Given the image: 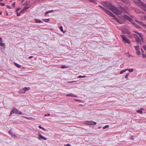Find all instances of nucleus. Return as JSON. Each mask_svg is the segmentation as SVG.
I'll use <instances>...</instances> for the list:
<instances>
[{
	"mask_svg": "<svg viewBox=\"0 0 146 146\" xmlns=\"http://www.w3.org/2000/svg\"><path fill=\"white\" fill-rule=\"evenodd\" d=\"M100 7H101V8L103 9L108 14L110 15L112 17H113V18L117 22H118V23H119L120 24H122V23L117 18L116 16L114 15L111 12L109 11L108 10H104V8L101 6L99 5V6Z\"/></svg>",
	"mask_w": 146,
	"mask_h": 146,
	"instance_id": "obj_1",
	"label": "nucleus"
},
{
	"mask_svg": "<svg viewBox=\"0 0 146 146\" xmlns=\"http://www.w3.org/2000/svg\"><path fill=\"white\" fill-rule=\"evenodd\" d=\"M135 3L141 9H145L146 8V4L140 0H135L134 1Z\"/></svg>",
	"mask_w": 146,
	"mask_h": 146,
	"instance_id": "obj_2",
	"label": "nucleus"
},
{
	"mask_svg": "<svg viewBox=\"0 0 146 146\" xmlns=\"http://www.w3.org/2000/svg\"><path fill=\"white\" fill-rule=\"evenodd\" d=\"M102 5L105 7H108L110 10H111V8L114 7L111 3L108 2L104 1L102 3Z\"/></svg>",
	"mask_w": 146,
	"mask_h": 146,
	"instance_id": "obj_3",
	"label": "nucleus"
},
{
	"mask_svg": "<svg viewBox=\"0 0 146 146\" xmlns=\"http://www.w3.org/2000/svg\"><path fill=\"white\" fill-rule=\"evenodd\" d=\"M120 36L122 38L123 41L124 43H127L129 44H131V42L130 40L125 36L123 35H121Z\"/></svg>",
	"mask_w": 146,
	"mask_h": 146,
	"instance_id": "obj_4",
	"label": "nucleus"
},
{
	"mask_svg": "<svg viewBox=\"0 0 146 146\" xmlns=\"http://www.w3.org/2000/svg\"><path fill=\"white\" fill-rule=\"evenodd\" d=\"M111 9V10L116 15H120L122 13L121 11L119 10L114 6Z\"/></svg>",
	"mask_w": 146,
	"mask_h": 146,
	"instance_id": "obj_5",
	"label": "nucleus"
},
{
	"mask_svg": "<svg viewBox=\"0 0 146 146\" xmlns=\"http://www.w3.org/2000/svg\"><path fill=\"white\" fill-rule=\"evenodd\" d=\"M133 36L135 39L136 41L138 43L140 44L141 42V40L138 36L137 35L135 34H133Z\"/></svg>",
	"mask_w": 146,
	"mask_h": 146,
	"instance_id": "obj_6",
	"label": "nucleus"
},
{
	"mask_svg": "<svg viewBox=\"0 0 146 146\" xmlns=\"http://www.w3.org/2000/svg\"><path fill=\"white\" fill-rule=\"evenodd\" d=\"M31 89L30 87L27 88L25 87L23 88L22 90H20V91L21 92V93L24 94L25 92L26 91L30 90Z\"/></svg>",
	"mask_w": 146,
	"mask_h": 146,
	"instance_id": "obj_7",
	"label": "nucleus"
},
{
	"mask_svg": "<svg viewBox=\"0 0 146 146\" xmlns=\"http://www.w3.org/2000/svg\"><path fill=\"white\" fill-rule=\"evenodd\" d=\"M0 46L3 47L4 49L5 48V45L4 43H3V41L1 37H0Z\"/></svg>",
	"mask_w": 146,
	"mask_h": 146,
	"instance_id": "obj_8",
	"label": "nucleus"
},
{
	"mask_svg": "<svg viewBox=\"0 0 146 146\" xmlns=\"http://www.w3.org/2000/svg\"><path fill=\"white\" fill-rule=\"evenodd\" d=\"M17 110L16 108H13L12 109V111L11 112L10 115H11L12 113H17Z\"/></svg>",
	"mask_w": 146,
	"mask_h": 146,
	"instance_id": "obj_9",
	"label": "nucleus"
},
{
	"mask_svg": "<svg viewBox=\"0 0 146 146\" xmlns=\"http://www.w3.org/2000/svg\"><path fill=\"white\" fill-rule=\"evenodd\" d=\"M38 134L39 135V137L38 138L39 139L41 140V139H42L44 140H46L47 139V138H46L42 136L40 133Z\"/></svg>",
	"mask_w": 146,
	"mask_h": 146,
	"instance_id": "obj_10",
	"label": "nucleus"
},
{
	"mask_svg": "<svg viewBox=\"0 0 146 146\" xmlns=\"http://www.w3.org/2000/svg\"><path fill=\"white\" fill-rule=\"evenodd\" d=\"M123 17L125 19L129 21L130 22H131L132 21V19L127 15H124Z\"/></svg>",
	"mask_w": 146,
	"mask_h": 146,
	"instance_id": "obj_11",
	"label": "nucleus"
},
{
	"mask_svg": "<svg viewBox=\"0 0 146 146\" xmlns=\"http://www.w3.org/2000/svg\"><path fill=\"white\" fill-rule=\"evenodd\" d=\"M29 7H25L21 11V13H23L25 11L29 9Z\"/></svg>",
	"mask_w": 146,
	"mask_h": 146,
	"instance_id": "obj_12",
	"label": "nucleus"
},
{
	"mask_svg": "<svg viewBox=\"0 0 146 146\" xmlns=\"http://www.w3.org/2000/svg\"><path fill=\"white\" fill-rule=\"evenodd\" d=\"M66 96H71L72 97H77V96L76 95H74L73 94H72L71 93L70 94H67L66 95Z\"/></svg>",
	"mask_w": 146,
	"mask_h": 146,
	"instance_id": "obj_13",
	"label": "nucleus"
},
{
	"mask_svg": "<svg viewBox=\"0 0 146 146\" xmlns=\"http://www.w3.org/2000/svg\"><path fill=\"white\" fill-rule=\"evenodd\" d=\"M135 33L138 34V35L141 38L142 40H143V35L141 33H139L137 31H135Z\"/></svg>",
	"mask_w": 146,
	"mask_h": 146,
	"instance_id": "obj_14",
	"label": "nucleus"
},
{
	"mask_svg": "<svg viewBox=\"0 0 146 146\" xmlns=\"http://www.w3.org/2000/svg\"><path fill=\"white\" fill-rule=\"evenodd\" d=\"M53 12V11L52 10H51V11H47L45 13V16H47V15L48 13H50Z\"/></svg>",
	"mask_w": 146,
	"mask_h": 146,
	"instance_id": "obj_15",
	"label": "nucleus"
},
{
	"mask_svg": "<svg viewBox=\"0 0 146 146\" xmlns=\"http://www.w3.org/2000/svg\"><path fill=\"white\" fill-rule=\"evenodd\" d=\"M132 24H133V25L135 27H136V28H138L140 29H141V28L140 27H139L138 25H137V24H136V23H133Z\"/></svg>",
	"mask_w": 146,
	"mask_h": 146,
	"instance_id": "obj_16",
	"label": "nucleus"
},
{
	"mask_svg": "<svg viewBox=\"0 0 146 146\" xmlns=\"http://www.w3.org/2000/svg\"><path fill=\"white\" fill-rule=\"evenodd\" d=\"M143 110V108H141V109H139V110H137V111L140 114H142L143 111H142V110Z\"/></svg>",
	"mask_w": 146,
	"mask_h": 146,
	"instance_id": "obj_17",
	"label": "nucleus"
},
{
	"mask_svg": "<svg viewBox=\"0 0 146 146\" xmlns=\"http://www.w3.org/2000/svg\"><path fill=\"white\" fill-rule=\"evenodd\" d=\"M134 10H135V12L137 14L140 13H141V11L137 9H135Z\"/></svg>",
	"mask_w": 146,
	"mask_h": 146,
	"instance_id": "obj_18",
	"label": "nucleus"
},
{
	"mask_svg": "<svg viewBox=\"0 0 146 146\" xmlns=\"http://www.w3.org/2000/svg\"><path fill=\"white\" fill-rule=\"evenodd\" d=\"M35 23H42V21L38 19H36L35 20Z\"/></svg>",
	"mask_w": 146,
	"mask_h": 146,
	"instance_id": "obj_19",
	"label": "nucleus"
},
{
	"mask_svg": "<svg viewBox=\"0 0 146 146\" xmlns=\"http://www.w3.org/2000/svg\"><path fill=\"white\" fill-rule=\"evenodd\" d=\"M43 21L46 23L50 21L49 19H43Z\"/></svg>",
	"mask_w": 146,
	"mask_h": 146,
	"instance_id": "obj_20",
	"label": "nucleus"
},
{
	"mask_svg": "<svg viewBox=\"0 0 146 146\" xmlns=\"http://www.w3.org/2000/svg\"><path fill=\"white\" fill-rule=\"evenodd\" d=\"M91 121H87L86 122V123L87 124L89 125H93V122H91Z\"/></svg>",
	"mask_w": 146,
	"mask_h": 146,
	"instance_id": "obj_21",
	"label": "nucleus"
},
{
	"mask_svg": "<svg viewBox=\"0 0 146 146\" xmlns=\"http://www.w3.org/2000/svg\"><path fill=\"white\" fill-rule=\"evenodd\" d=\"M125 31L124 32V31L123 30V33H127L128 34H130V32H129V31H128L127 30L125 29Z\"/></svg>",
	"mask_w": 146,
	"mask_h": 146,
	"instance_id": "obj_22",
	"label": "nucleus"
},
{
	"mask_svg": "<svg viewBox=\"0 0 146 146\" xmlns=\"http://www.w3.org/2000/svg\"><path fill=\"white\" fill-rule=\"evenodd\" d=\"M140 24L142 27L146 29V25L144 24L142 22H141Z\"/></svg>",
	"mask_w": 146,
	"mask_h": 146,
	"instance_id": "obj_23",
	"label": "nucleus"
},
{
	"mask_svg": "<svg viewBox=\"0 0 146 146\" xmlns=\"http://www.w3.org/2000/svg\"><path fill=\"white\" fill-rule=\"evenodd\" d=\"M135 50L137 51H139L140 50V48L138 46H135Z\"/></svg>",
	"mask_w": 146,
	"mask_h": 146,
	"instance_id": "obj_24",
	"label": "nucleus"
},
{
	"mask_svg": "<svg viewBox=\"0 0 146 146\" xmlns=\"http://www.w3.org/2000/svg\"><path fill=\"white\" fill-rule=\"evenodd\" d=\"M15 66L18 68H20L21 67V65H19V64L17 63H15Z\"/></svg>",
	"mask_w": 146,
	"mask_h": 146,
	"instance_id": "obj_25",
	"label": "nucleus"
},
{
	"mask_svg": "<svg viewBox=\"0 0 146 146\" xmlns=\"http://www.w3.org/2000/svg\"><path fill=\"white\" fill-rule=\"evenodd\" d=\"M127 70V69H126L125 70H121L120 72V74H123L124 72H125L126 70Z\"/></svg>",
	"mask_w": 146,
	"mask_h": 146,
	"instance_id": "obj_26",
	"label": "nucleus"
},
{
	"mask_svg": "<svg viewBox=\"0 0 146 146\" xmlns=\"http://www.w3.org/2000/svg\"><path fill=\"white\" fill-rule=\"evenodd\" d=\"M129 75V73H127L126 75L125 76V78L127 80H128V75Z\"/></svg>",
	"mask_w": 146,
	"mask_h": 146,
	"instance_id": "obj_27",
	"label": "nucleus"
},
{
	"mask_svg": "<svg viewBox=\"0 0 146 146\" xmlns=\"http://www.w3.org/2000/svg\"><path fill=\"white\" fill-rule=\"evenodd\" d=\"M85 77H86V76H78V78H85Z\"/></svg>",
	"mask_w": 146,
	"mask_h": 146,
	"instance_id": "obj_28",
	"label": "nucleus"
},
{
	"mask_svg": "<svg viewBox=\"0 0 146 146\" xmlns=\"http://www.w3.org/2000/svg\"><path fill=\"white\" fill-rule=\"evenodd\" d=\"M17 113L20 115H22L23 114V113L19 111L18 110L17 111Z\"/></svg>",
	"mask_w": 146,
	"mask_h": 146,
	"instance_id": "obj_29",
	"label": "nucleus"
},
{
	"mask_svg": "<svg viewBox=\"0 0 146 146\" xmlns=\"http://www.w3.org/2000/svg\"><path fill=\"white\" fill-rule=\"evenodd\" d=\"M127 70H129V72H132L133 71V69H127Z\"/></svg>",
	"mask_w": 146,
	"mask_h": 146,
	"instance_id": "obj_30",
	"label": "nucleus"
},
{
	"mask_svg": "<svg viewBox=\"0 0 146 146\" xmlns=\"http://www.w3.org/2000/svg\"><path fill=\"white\" fill-rule=\"evenodd\" d=\"M68 67V66H65L64 65H62L61 66V68H67V67Z\"/></svg>",
	"mask_w": 146,
	"mask_h": 146,
	"instance_id": "obj_31",
	"label": "nucleus"
},
{
	"mask_svg": "<svg viewBox=\"0 0 146 146\" xmlns=\"http://www.w3.org/2000/svg\"><path fill=\"white\" fill-rule=\"evenodd\" d=\"M59 28H60V30L61 31L63 32V30L62 27V26H61V27H60Z\"/></svg>",
	"mask_w": 146,
	"mask_h": 146,
	"instance_id": "obj_32",
	"label": "nucleus"
},
{
	"mask_svg": "<svg viewBox=\"0 0 146 146\" xmlns=\"http://www.w3.org/2000/svg\"><path fill=\"white\" fill-rule=\"evenodd\" d=\"M25 117V118H26V119H28L31 120V119H33V118L31 117H30L29 118H28V117Z\"/></svg>",
	"mask_w": 146,
	"mask_h": 146,
	"instance_id": "obj_33",
	"label": "nucleus"
},
{
	"mask_svg": "<svg viewBox=\"0 0 146 146\" xmlns=\"http://www.w3.org/2000/svg\"><path fill=\"white\" fill-rule=\"evenodd\" d=\"M40 129H41L42 130H44L45 129L44 128L42 127L40 125H39L38 127Z\"/></svg>",
	"mask_w": 146,
	"mask_h": 146,
	"instance_id": "obj_34",
	"label": "nucleus"
},
{
	"mask_svg": "<svg viewBox=\"0 0 146 146\" xmlns=\"http://www.w3.org/2000/svg\"><path fill=\"white\" fill-rule=\"evenodd\" d=\"M143 48L146 51V45L143 46Z\"/></svg>",
	"mask_w": 146,
	"mask_h": 146,
	"instance_id": "obj_35",
	"label": "nucleus"
},
{
	"mask_svg": "<svg viewBox=\"0 0 146 146\" xmlns=\"http://www.w3.org/2000/svg\"><path fill=\"white\" fill-rule=\"evenodd\" d=\"M136 53H137V54L139 55H140V51H137V52H136Z\"/></svg>",
	"mask_w": 146,
	"mask_h": 146,
	"instance_id": "obj_36",
	"label": "nucleus"
},
{
	"mask_svg": "<svg viewBox=\"0 0 146 146\" xmlns=\"http://www.w3.org/2000/svg\"><path fill=\"white\" fill-rule=\"evenodd\" d=\"M108 127H109V126L108 125H105V126H104V127L103 128V129H104Z\"/></svg>",
	"mask_w": 146,
	"mask_h": 146,
	"instance_id": "obj_37",
	"label": "nucleus"
},
{
	"mask_svg": "<svg viewBox=\"0 0 146 146\" xmlns=\"http://www.w3.org/2000/svg\"><path fill=\"white\" fill-rule=\"evenodd\" d=\"M16 12H17V16H19L21 15V14H20V13H19L17 11H16Z\"/></svg>",
	"mask_w": 146,
	"mask_h": 146,
	"instance_id": "obj_38",
	"label": "nucleus"
},
{
	"mask_svg": "<svg viewBox=\"0 0 146 146\" xmlns=\"http://www.w3.org/2000/svg\"><path fill=\"white\" fill-rule=\"evenodd\" d=\"M0 4L2 6H4L5 5V4L4 3H0Z\"/></svg>",
	"mask_w": 146,
	"mask_h": 146,
	"instance_id": "obj_39",
	"label": "nucleus"
},
{
	"mask_svg": "<svg viewBox=\"0 0 146 146\" xmlns=\"http://www.w3.org/2000/svg\"><path fill=\"white\" fill-rule=\"evenodd\" d=\"M50 115V114L48 113L47 114H45L44 115V116H45V117L48 116H49Z\"/></svg>",
	"mask_w": 146,
	"mask_h": 146,
	"instance_id": "obj_40",
	"label": "nucleus"
},
{
	"mask_svg": "<svg viewBox=\"0 0 146 146\" xmlns=\"http://www.w3.org/2000/svg\"><path fill=\"white\" fill-rule=\"evenodd\" d=\"M135 21L137 22L139 24H140V23H141V21H139L138 20H135Z\"/></svg>",
	"mask_w": 146,
	"mask_h": 146,
	"instance_id": "obj_41",
	"label": "nucleus"
},
{
	"mask_svg": "<svg viewBox=\"0 0 146 146\" xmlns=\"http://www.w3.org/2000/svg\"><path fill=\"white\" fill-rule=\"evenodd\" d=\"M91 122H93V125H96V122L93 121H91Z\"/></svg>",
	"mask_w": 146,
	"mask_h": 146,
	"instance_id": "obj_42",
	"label": "nucleus"
},
{
	"mask_svg": "<svg viewBox=\"0 0 146 146\" xmlns=\"http://www.w3.org/2000/svg\"><path fill=\"white\" fill-rule=\"evenodd\" d=\"M12 5L13 7H15V2H14V3Z\"/></svg>",
	"mask_w": 146,
	"mask_h": 146,
	"instance_id": "obj_43",
	"label": "nucleus"
},
{
	"mask_svg": "<svg viewBox=\"0 0 146 146\" xmlns=\"http://www.w3.org/2000/svg\"><path fill=\"white\" fill-rule=\"evenodd\" d=\"M142 57L143 58L146 57L145 56V55L144 54H142Z\"/></svg>",
	"mask_w": 146,
	"mask_h": 146,
	"instance_id": "obj_44",
	"label": "nucleus"
},
{
	"mask_svg": "<svg viewBox=\"0 0 146 146\" xmlns=\"http://www.w3.org/2000/svg\"><path fill=\"white\" fill-rule=\"evenodd\" d=\"M7 6L8 8L9 9L11 8V7H10V6L9 5H7Z\"/></svg>",
	"mask_w": 146,
	"mask_h": 146,
	"instance_id": "obj_45",
	"label": "nucleus"
},
{
	"mask_svg": "<svg viewBox=\"0 0 146 146\" xmlns=\"http://www.w3.org/2000/svg\"><path fill=\"white\" fill-rule=\"evenodd\" d=\"M20 9V8H17V10H16V11H18Z\"/></svg>",
	"mask_w": 146,
	"mask_h": 146,
	"instance_id": "obj_46",
	"label": "nucleus"
},
{
	"mask_svg": "<svg viewBox=\"0 0 146 146\" xmlns=\"http://www.w3.org/2000/svg\"><path fill=\"white\" fill-rule=\"evenodd\" d=\"M33 57V56H30L29 57V58H32Z\"/></svg>",
	"mask_w": 146,
	"mask_h": 146,
	"instance_id": "obj_47",
	"label": "nucleus"
},
{
	"mask_svg": "<svg viewBox=\"0 0 146 146\" xmlns=\"http://www.w3.org/2000/svg\"><path fill=\"white\" fill-rule=\"evenodd\" d=\"M75 100L77 101H79V100Z\"/></svg>",
	"mask_w": 146,
	"mask_h": 146,
	"instance_id": "obj_48",
	"label": "nucleus"
},
{
	"mask_svg": "<svg viewBox=\"0 0 146 146\" xmlns=\"http://www.w3.org/2000/svg\"><path fill=\"white\" fill-rule=\"evenodd\" d=\"M121 0L123 2H124L125 1V0Z\"/></svg>",
	"mask_w": 146,
	"mask_h": 146,
	"instance_id": "obj_49",
	"label": "nucleus"
},
{
	"mask_svg": "<svg viewBox=\"0 0 146 146\" xmlns=\"http://www.w3.org/2000/svg\"><path fill=\"white\" fill-rule=\"evenodd\" d=\"M101 127V126H99V127H98V128H99V129H100V128Z\"/></svg>",
	"mask_w": 146,
	"mask_h": 146,
	"instance_id": "obj_50",
	"label": "nucleus"
},
{
	"mask_svg": "<svg viewBox=\"0 0 146 146\" xmlns=\"http://www.w3.org/2000/svg\"><path fill=\"white\" fill-rule=\"evenodd\" d=\"M141 50L142 52H143V50H142V49H141Z\"/></svg>",
	"mask_w": 146,
	"mask_h": 146,
	"instance_id": "obj_51",
	"label": "nucleus"
},
{
	"mask_svg": "<svg viewBox=\"0 0 146 146\" xmlns=\"http://www.w3.org/2000/svg\"><path fill=\"white\" fill-rule=\"evenodd\" d=\"M3 0H0V2L2 1Z\"/></svg>",
	"mask_w": 146,
	"mask_h": 146,
	"instance_id": "obj_52",
	"label": "nucleus"
},
{
	"mask_svg": "<svg viewBox=\"0 0 146 146\" xmlns=\"http://www.w3.org/2000/svg\"><path fill=\"white\" fill-rule=\"evenodd\" d=\"M127 13V14H129V13H128L127 12V13Z\"/></svg>",
	"mask_w": 146,
	"mask_h": 146,
	"instance_id": "obj_53",
	"label": "nucleus"
}]
</instances>
